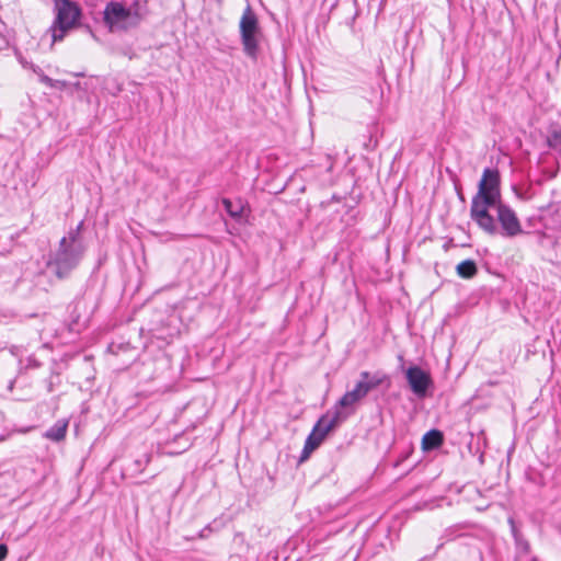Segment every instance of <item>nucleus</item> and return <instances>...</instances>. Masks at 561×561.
Returning a JSON list of instances; mask_svg holds the SVG:
<instances>
[{"label":"nucleus","mask_w":561,"mask_h":561,"mask_svg":"<svg viewBox=\"0 0 561 561\" xmlns=\"http://www.w3.org/2000/svg\"><path fill=\"white\" fill-rule=\"evenodd\" d=\"M502 202L501 174L497 168H485L471 199L470 217L485 232L495 233L497 226L490 208Z\"/></svg>","instance_id":"f257e3e1"},{"label":"nucleus","mask_w":561,"mask_h":561,"mask_svg":"<svg viewBox=\"0 0 561 561\" xmlns=\"http://www.w3.org/2000/svg\"><path fill=\"white\" fill-rule=\"evenodd\" d=\"M55 19L49 32L53 43L61 42L66 35L81 23L82 9L73 0H54Z\"/></svg>","instance_id":"f03ea898"},{"label":"nucleus","mask_w":561,"mask_h":561,"mask_svg":"<svg viewBox=\"0 0 561 561\" xmlns=\"http://www.w3.org/2000/svg\"><path fill=\"white\" fill-rule=\"evenodd\" d=\"M103 21L112 33L127 32L140 24L141 15L137 10L127 8L121 2L110 1L104 9Z\"/></svg>","instance_id":"7ed1b4c3"},{"label":"nucleus","mask_w":561,"mask_h":561,"mask_svg":"<svg viewBox=\"0 0 561 561\" xmlns=\"http://www.w3.org/2000/svg\"><path fill=\"white\" fill-rule=\"evenodd\" d=\"M239 33L243 53L249 58L256 60L259 55V41L262 32L259 19L250 4L245 7L241 15Z\"/></svg>","instance_id":"20e7f679"},{"label":"nucleus","mask_w":561,"mask_h":561,"mask_svg":"<svg viewBox=\"0 0 561 561\" xmlns=\"http://www.w3.org/2000/svg\"><path fill=\"white\" fill-rule=\"evenodd\" d=\"M346 419V414L341 411H334L333 415H323L314 425L312 432L307 437L301 455V461L306 460L310 454L317 449L328 433L334 428L340 422Z\"/></svg>","instance_id":"39448f33"},{"label":"nucleus","mask_w":561,"mask_h":561,"mask_svg":"<svg viewBox=\"0 0 561 561\" xmlns=\"http://www.w3.org/2000/svg\"><path fill=\"white\" fill-rule=\"evenodd\" d=\"M492 208L496 210V219L494 218V220L497 231L494 234L515 237L524 232L519 219L511 206L500 202Z\"/></svg>","instance_id":"423d86ee"},{"label":"nucleus","mask_w":561,"mask_h":561,"mask_svg":"<svg viewBox=\"0 0 561 561\" xmlns=\"http://www.w3.org/2000/svg\"><path fill=\"white\" fill-rule=\"evenodd\" d=\"M79 256L78 248H57L50 255L47 266L58 277H62L77 265Z\"/></svg>","instance_id":"0eeeda50"},{"label":"nucleus","mask_w":561,"mask_h":561,"mask_svg":"<svg viewBox=\"0 0 561 561\" xmlns=\"http://www.w3.org/2000/svg\"><path fill=\"white\" fill-rule=\"evenodd\" d=\"M405 377L411 390L419 398H424L426 396L427 389L433 383L430 373L419 366L409 367L405 370Z\"/></svg>","instance_id":"6e6552de"},{"label":"nucleus","mask_w":561,"mask_h":561,"mask_svg":"<svg viewBox=\"0 0 561 561\" xmlns=\"http://www.w3.org/2000/svg\"><path fill=\"white\" fill-rule=\"evenodd\" d=\"M368 394L367 387L364 386L360 381L355 385V388L351 391H347L337 402L335 407V411H341L346 414V417L350 413L354 411L355 405L363 400Z\"/></svg>","instance_id":"1a4fd4ad"},{"label":"nucleus","mask_w":561,"mask_h":561,"mask_svg":"<svg viewBox=\"0 0 561 561\" xmlns=\"http://www.w3.org/2000/svg\"><path fill=\"white\" fill-rule=\"evenodd\" d=\"M222 205L227 214L237 222L242 224L247 221L250 213L249 205L242 198H222Z\"/></svg>","instance_id":"9d476101"},{"label":"nucleus","mask_w":561,"mask_h":561,"mask_svg":"<svg viewBox=\"0 0 561 561\" xmlns=\"http://www.w3.org/2000/svg\"><path fill=\"white\" fill-rule=\"evenodd\" d=\"M68 427V421L67 420H59L56 422V424L49 428L44 436L48 439L59 442L65 438L66 432Z\"/></svg>","instance_id":"9b49d317"},{"label":"nucleus","mask_w":561,"mask_h":561,"mask_svg":"<svg viewBox=\"0 0 561 561\" xmlns=\"http://www.w3.org/2000/svg\"><path fill=\"white\" fill-rule=\"evenodd\" d=\"M443 443V435L439 431L433 430L427 432L422 439V447L424 450L437 448Z\"/></svg>","instance_id":"f8f14e48"},{"label":"nucleus","mask_w":561,"mask_h":561,"mask_svg":"<svg viewBox=\"0 0 561 561\" xmlns=\"http://www.w3.org/2000/svg\"><path fill=\"white\" fill-rule=\"evenodd\" d=\"M362 380H359L364 386L367 387V391L377 388L379 385H381L385 380H387V377L385 375H370L368 371H363L360 374Z\"/></svg>","instance_id":"ddd939ff"},{"label":"nucleus","mask_w":561,"mask_h":561,"mask_svg":"<svg viewBox=\"0 0 561 561\" xmlns=\"http://www.w3.org/2000/svg\"><path fill=\"white\" fill-rule=\"evenodd\" d=\"M547 145L552 150L561 151V126L557 125L556 127L549 130L547 136Z\"/></svg>","instance_id":"4468645a"},{"label":"nucleus","mask_w":561,"mask_h":561,"mask_svg":"<svg viewBox=\"0 0 561 561\" xmlns=\"http://www.w3.org/2000/svg\"><path fill=\"white\" fill-rule=\"evenodd\" d=\"M457 273L462 278H471L477 273V266L473 261L466 260L457 265Z\"/></svg>","instance_id":"2eb2a0df"},{"label":"nucleus","mask_w":561,"mask_h":561,"mask_svg":"<svg viewBox=\"0 0 561 561\" xmlns=\"http://www.w3.org/2000/svg\"><path fill=\"white\" fill-rule=\"evenodd\" d=\"M69 85H70V82H68V81L54 79L51 88L64 91V90L69 89Z\"/></svg>","instance_id":"dca6fc26"},{"label":"nucleus","mask_w":561,"mask_h":561,"mask_svg":"<svg viewBox=\"0 0 561 561\" xmlns=\"http://www.w3.org/2000/svg\"><path fill=\"white\" fill-rule=\"evenodd\" d=\"M39 81L43 84H45L46 87L51 88L54 79H51L50 77L46 76L45 73H41Z\"/></svg>","instance_id":"f3484780"},{"label":"nucleus","mask_w":561,"mask_h":561,"mask_svg":"<svg viewBox=\"0 0 561 561\" xmlns=\"http://www.w3.org/2000/svg\"><path fill=\"white\" fill-rule=\"evenodd\" d=\"M39 81L43 84H45L46 87L51 88L54 79H51L50 77L46 76L45 73H41Z\"/></svg>","instance_id":"a211bd4d"},{"label":"nucleus","mask_w":561,"mask_h":561,"mask_svg":"<svg viewBox=\"0 0 561 561\" xmlns=\"http://www.w3.org/2000/svg\"><path fill=\"white\" fill-rule=\"evenodd\" d=\"M513 191L517 198L519 199H528L527 193L519 191L516 186H513Z\"/></svg>","instance_id":"6ab92c4d"},{"label":"nucleus","mask_w":561,"mask_h":561,"mask_svg":"<svg viewBox=\"0 0 561 561\" xmlns=\"http://www.w3.org/2000/svg\"><path fill=\"white\" fill-rule=\"evenodd\" d=\"M8 554V547L3 543L0 545V561L4 560Z\"/></svg>","instance_id":"aec40b11"},{"label":"nucleus","mask_w":561,"mask_h":561,"mask_svg":"<svg viewBox=\"0 0 561 561\" xmlns=\"http://www.w3.org/2000/svg\"><path fill=\"white\" fill-rule=\"evenodd\" d=\"M528 222H529V225H533V226H536V224L541 225L540 218H537V217H530L528 219Z\"/></svg>","instance_id":"412c9836"},{"label":"nucleus","mask_w":561,"mask_h":561,"mask_svg":"<svg viewBox=\"0 0 561 561\" xmlns=\"http://www.w3.org/2000/svg\"><path fill=\"white\" fill-rule=\"evenodd\" d=\"M82 225H83L82 222H79L77 230H79L82 227ZM77 233H78V231H76V233H73V232L70 233V239L72 242H77V239H76Z\"/></svg>","instance_id":"4be33fe9"},{"label":"nucleus","mask_w":561,"mask_h":561,"mask_svg":"<svg viewBox=\"0 0 561 561\" xmlns=\"http://www.w3.org/2000/svg\"><path fill=\"white\" fill-rule=\"evenodd\" d=\"M69 89H72V90H81V89H82V87H81V83H80V82H75V83H71V82H70Z\"/></svg>","instance_id":"5701e85b"},{"label":"nucleus","mask_w":561,"mask_h":561,"mask_svg":"<svg viewBox=\"0 0 561 561\" xmlns=\"http://www.w3.org/2000/svg\"><path fill=\"white\" fill-rule=\"evenodd\" d=\"M33 71L38 76L41 77V73H44L43 70L38 67V66H34L33 67Z\"/></svg>","instance_id":"b1692460"},{"label":"nucleus","mask_w":561,"mask_h":561,"mask_svg":"<svg viewBox=\"0 0 561 561\" xmlns=\"http://www.w3.org/2000/svg\"><path fill=\"white\" fill-rule=\"evenodd\" d=\"M59 245H68L66 237H62L59 241Z\"/></svg>","instance_id":"393cba45"},{"label":"nucleus","mask_w":561,"mask_h":561,"mask_svg":"<svg viewBox=\"0 0 561 561\" xmlns=\"http://www.w3.org/2000/svg\"><path fill=\"white\" fill-rule=\"evenodd\" d=\"M75 77H84V73L82 72H79V73H73Z\"/></svg>","instance_id":"a878e982"}]
</instances>
